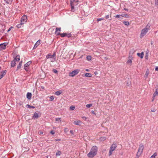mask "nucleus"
<instances>
[{"instance_id":"obj_1","label":"nucleus","mask_w":158,"mask_h":158,"mask_svg":"<svg viewBox=\"0 0 158 158\" xmlns=\"http://www.w3.org/2000/svg\"><path fill=\"white\" fill-rule=\"evenodd\" d=\"M97 147L96 146H94L91 148L90 152L87 154V156L89 158H92L97 155Z\"/></svg>"},{"instance_id":"obj_2","label":"nucleus","mask_w":158,"mask_h":158,"mask_svg":"<svg viewBox=\"0 0 158 158\" xmlns=\"http://www.w3.org/2000/svg\"><path fill=\"white\" fill-rule=\"evenodd\" d=\"M150 27V25L148 24L145 28L142 30L141 33L140 35V38H142L146 34L149 30Z\"/></svg>"},{"instance_id":"obj_3","label":"nucleus","mask_w":158,"mask_h":158,"mask_svg":"<svg viewBox=\"0 0 158 158\" xmlns=\"http://www.w3.org/2000/svg\"><path fill=\"white\" fill-rule=\"evenodd\" d=\"M144 148V146L142 144L139 145L138 150L137 153L136 158H138L142 154Z\"/></svg>"},{"instance_id":"obj_4","label":"nucleus","mask_w":158,"mask_h":158,"mask_svg":"<svg viewBox=\"0 0 158 158\" xmlns=\"http://www.w3.org/2000/svg\"><path fill=\"white\" fill-rule=\"evenodd\" d=\"M56 55L54 53L53 55H51L50 53L48 54L46 56V59H49L50 61L51 62H54L56 60Z\"/></svg>"},{"instance_id":"obj_5","label":"nucleus","mask_w":158,"mask_h":158,"mask_svg":"<svg viewBox=\"0 0 158 158\" xmlns=\"http://www.w3.org/2000/svg\"><path fill=\"white\" fill-rule=\"evenodd\" d=\"M70 1L71 6V10L72 11H74V7L78 4V0H70Z\"/></svg>"},{"instance_id":"obj_6","label":"nucleus","mask_w":158,"mask_h":158,"mask_svg":"<svg viewBox=\"0 0 158 158\" xmlns=\"http://www.w3.org/2000/svg\"><path fill=\"white\" fill-rule=\"evenodd\" d=\"M117 146L115 144H113L111 145L109 152V156H110L112 155V152L115 150Z\"/></svg>"},{"instance_id":"obj_7","label":"nucleus","mask_w":158,"mask_h":158,"mask_svg":"<svg viewBox=\"0 0 158 158\" xmlns=\"http://www.w3.org/2000/svg\"><path fill=\"white\" fill-rule=\"evenodd\" d=\"M80 72V70L78 69H75L71 72H70L69 74V76L71 77H73L77 75Z\"/></svg>"},{"instance_id":"obj_8","label":"nucleus","mask_w":158,"mask_h":158,"mask_svg":"<svg viewBox=\"0 0 158 158\" xmlns=\"http://www.w3.org/2000/svg\"><path fill=\"white\" fill-rule=\"evenodd\" d=\"M57 35H60L61 37H64L65 36L68 37V38H69L71 36V34L70 33H61L60 32H58Z\"/></svg>"},{"instance_id":"obj_9","label":"nucleus","mask_w":158,"mask_h":158,"mask_svg":"<svg viewBox=\"0 0 158 158\" xmlns=\"http://www.w3.org/2000/svg\"><path fill=\"white\" fill-rule=\"evenodd\" d=\"M27 17L25 15L23 16L21 18V24H24L27 21Z\"/></svg>"},{"instance_id":"obj_10","label":"nucleus","mask_w":158,"mask_h":158,"mask_svg":"<svg viewBox=\"0 0 158 158\" xmlns=\"http://www.w3.org/2000/svg\"><path fill=\"white\" fill-rule=\"evenodd\" d=\"M7 44V43H4L0 44V50L5 49L6 48V46Z\"/></svg>"},{"instance_id":"obj_11","label":"nucleus","mask_w":158,"mask_h":158,"mask_svg":"<svg viewBox=\"0 0 158 158\" xmlns=\"http://www.w3.org/2000/svg\"><path fill=\"white\" fill-rule=\"evenodd\" d=\"M6 72V70H4L1 72L0 74V79H1L5 75Z\"/></svg>"},{"instance_id":"obj_12","label":"nucleus","mask_w":158,"mask_h":158,"mask_svg":"<svg viewBox=\"0 0 158 158\" xmlns=\"http://www.w3.org/2000/svg\"><path fill=\"white\" fill-rule=\"evenodd\" d=\"M39 117V113L36 112H35L34 113V115L32 117L33 119H35L36 118H38Z\"/></svg>"},{"instance_id":"obj_13","label":"nucleus","mask_w":158,"mask_h":158,"mask_svg":"<svg viewBox=\"0 0 158 158\" xmlns=\"http://www.w3.org/2000/svg\"><path fill=\"white\" fill-rule=\"evenodd\" d=\"M31 93L28 92L27 93V98L29 100H30L31 98Z\"/></svg>"},{"instance_id":"obj_14","label":"nucleus","mask_w":158,"mask_h":158,"mask_svg":"<svg viewBox=\"0 0 158 158\" xmlns=\"http://www.w3.org/2000/svg\"><path fill=\"white\" fill-rule=\"evenodd\" d=\"M137 56L140 57L141 58H143L144 55L143 52H142L141 53H137Z\"/></svg>"},{"instance_id":"obj_15","label":"nucleus","mask_w":158,"mask_h":158,"mask_svg":"<svg viewBox=\"0 0 158 158\" xmlns=\"http://www.w3.org/2000/svg\"><path fill=\"white\" fill-rule=\"evenodd\" d=\"M40 44V40H38L35 44L34 48H36Z\"/></svg>"},{"instance_id":"obj_16","label":"nucleus","mask_w":158,"mask_h":158,"mask_svg":"<svg viewBox=\"0 0 158 158\" xmlns=\"http://www.w3.org/2000/svg\"><path fill=\"white\" fill-rule=\"evenodd\" d=\"M16 64V61L15 60H13L11 62V64L12 67H14Z\"/></svg>"},{"instance_id":"obj_17","label":"nucleus","mask_w":158,"mask_h":158,"mask_svg":"<svg viewBox=\"0 0 158 158\" xmlns=\"http://www.w3.org/2000/svg\"><path fill=\"white\" fill-rule=\"evenodd\" d=\"M14 60H15V61H19L20 60V56L19 55L17 56L14 58Z\"/></svg>"},{"instance_id":"obj_18","label":"nucleus","mask_w":158,"mask_h":158,"mask_svg":"<svg viewBox=\"0 0 158 158\" xmlns=\"http://www.w3.org/2000/svg\"><path fill=\"white\" fill-rule=\"evenodd\" d=\"M62 93V92L61 90H59L58 91H57L55 93V94L56 95H59L60 94H61Z\"/></svg>"},{"instance_id":"obj_19","label":"nucleus","mask_w":158,"mask_h":158,"mask_svg":"<svg viewBox=\"0 0 158 158\" xmlns=\"http://www.w3.org/2000/svg\"><path fill=\"white\" fill-rule=\"evenodd\" d=\"M156 95H158V89H156V91L153 95V97H155Z\"/></svg>"},{"instance_id":"obj_20","label":"nucleus","mask_w":158,"mask_h":158,"mask_svg":"<svg viewBox=\"0 0 158 158\" xmlns=\"http://www.w3.org/2000/svg\"><path fill=\"white\" fill-rule=\"evenodd\" d=\"M115 17L117 19H119L120 20L122 19L123 18L121 17V15H117L115 16Z\"/></svg>"},{"instance_id":"obj_21","label":"nucleus","mask_w":158,"mask_h":158,"mask_svg":"<svg viewBox=\"0 0 158 158\" xmlns=\"http://www.w3.org/2000/svg\"><path fill=\"white\" fill-rule=\"evenodd\" d=\"M81 123V122L80 120L78 121H75L74 122V123L76 125H79L80 123Z\"/></svg>"},{"instance_id":"obj_22","label":"nucleus","mask_w":158,"mask_h":158,"mask_svg":"<svg viewBox=\"0 0 158 158\" xmlns=\"http://www.w3.org/2000/svg\"><path fill=\"white\" fill-rule=\"evenodd\" d=\"M22 61L21 60L19 63V65H18V66H17V69H20L21 67V66L22 65Z\"/></svg>"},{"instance_id":"obj_23","label":"nucleus","mask_w":158,"mask_h":158,"mask_svg":"<svg viewBox=\"0 0 158 158\" xmlns=\"http://www.w3.org/2000/svg\"><path fill=\"white\" fill-rule=\"evenodd\" d=\"M31 61H28L25 64L24 66H25V67H28L31 64Z\"/></svg>"},{"instance_id":"obj_24","label":"nucleus","mask_w":158,"mask_h":158,"mask_svg":"<svg viewBox=\"0 0 158 158\" xmlns=\"http://www.w3.org/2000/svg\"><path fill=\"white\" fill-rule=\"evenodd\" d=\"M85 76L86 77H91L92 76V75L90 73H86L85 74Z\"/></svg>"},{"instance_id":"obj_25","label":"nucleus","mask_w":158,"mask_h":158,"mask_svg":"<svg viewBox=\"0 0 158 158\" xmlns=\"http://www.w3.org/2000/svg\"><path fill=\"white\" fill-rule=\"evenodd\" d=\"M61 31V28H56V30L55 31V34L57 35V33H58L57 32L58 31H59V32H60Z\"/></svg>"},{"instance_id":"obj_26","label":"nucleus","mask_w":158,"mask_h":158,"mask_svg":"<svg viewBox=\"0 0 158 158\" xmlns=\"http://www.w3.org/2000/svg\"><path fill=\"white\" fill-rule=\"evenodd\" d=\"M135 51V50L133 48L131 49L130 51V54H133L134 53Z\"/></svg>"},{"instance_id":"obj_27","label":"nucleus","mask_w":158,"mask_h":158,"mask_svg":"<svg viewBox=\"0 0 158 158\" xmlns=\"http://www.w3.org/2000/svg\"><path fill=\"white\" fill-rule=\"evenodd\" d=\"M157 155V153L156 152H155L153 155L151 156L150 158H155V156H156Z\"/></svg>"},{"instance_id":"obj_28","label":"nucleus","mask_w":158,"mask_h":158,"mask_svg":"<svg viewBox=\"0 0 158 158\" xmlns=\"http://www.w3.org/2000/svg\"><path fill=\"white\" fill-rule=\"evenodd\" d=\"M149 73V71L148 70H147L145 73V77L146 78H147L148 77V75Z\"/></svg>"},{"instance_id":"obj_29","label":"nucleus","mask_w":158,"mask_h":158,"mask_svg":"<svg viewBox=\"0 0 158 158\" xmlns=\"http://www.w3.org/2000/svg\"><path fill=\"white\" fill-rule=\"evenodd\" d=\"M132 63V60L131 59H129L128 60V61L127 62V63L129 64L130 65H131Z\"/></svg>"},{"instance_id":"obj_30","label":"nucleus","mask_w":158,"mask_h":158,"mask_svg":"<svg viewBox=\"0 0 158 158\" xmlns=\"http://www.w3.org/2000/svg\"><path fill=\"white\" fill-rule=\"evenodd\" d=\"M123 23L126 25L128 26L129 25V23L128 21H124Z\"/></svg>"},{"instance_id":"obj_31","label":"nucleus","mask_w":158,"mask_h":158,"mask_svg":"<svg viewBox=\"0 0 158 158\" xmlns=\"http://www.w3.org/2000/svg\"><path fill=\"white\" fill-rule=\"evenodd\" d=\"M60 151H58L56 153V156H59L60 155Z\"/></svg>"},{"instance_id":"obj_32","label":"nucleus","mask_w":158,"mask_h":158,"mask_svg":"<svg viewBox=\"0 0 158 158\" xmlns=\"http://www.w3.org/2000/svg\"><path fill=\"white\" fill-rule=\"evenodd\" d=\"M26 106H27V107L29 108H34L35 107L33 106H30L29 105L27 104L26 105Z\"/></svg>"},{"instance_id":"obj_33","label":"nucleus","mask_w":158,"mask_h":158,"mask_svg":"<svg viewBox=\"0 0 158 158\" xmlns=\"http://www.w3.org/2000/svg\"><path fill=\"white\" fill-rule=\"evenodd\" d=\"M106 139V138L105 137H102L100 138V140L101 141H104Z\"/></svg>"},{"instance_id":"obj_34","label":"nucleus","mask_w":158,"mask_h":158,"mask_svg":"<svg viewBox=\"0 0 158 158\" xmlns=\"http://www.w3.org/2000/svg\"><path fill=\"white\" fill-rule=\"evenodd\" d=\"M13 0H4V1L7 3H9L11 2Z\"/></svg>"},{"instance_id":"obj_35","label":"nucleus","mask_w":158,"mask_h":158,"mask_svg":"<svg viewBox=\"0 0 158 158\" xmlns=\"http://www.w3.org/2000/svg\"><path fill=\"white\" fill-rule=\"evenodd\" d=\"M75 108V107L73 106H70V109L72 110H74Z\"/></svg>"},{"instance_id":"obj_36","label":"nucleus","mask_w":158,"mask_h":158,"mask_svg":"<svg viewBox=\"0 0 158 158\" xmlns=\"http://www.w3.org/2000/svg\"><path fill=\"white\" fill-rule=\"evenodd\" d=\"M92 104H88L86 105V106L87 108H89L92 106Z\"/></svg>"},{"instance_id":"obj_37","label":"nucleus","mask_w":158,"mask_h":158,"mask_svg":"<svg viewBox=\"0 0 158 158\" xmlns=\"http://www.w3.org/2000/svg\"><path fill=\"white\" fill-rule=\"evenodd\" d=\"M121 15V17H127V15H126V14H122Z\"/></svg>"},{"instance_id":"obj_38","label":"nucleus","mask_w":158,"mask_h":158,"mask_svg":"<svg viewBox=\"0 0 158 158\" xmlns=\"http://www.w3.org/2000/svg\"><path fill=\"white\" fill-rule=\"evenodd\" d=\"M50 101H53L54 99V96H51L50 97Z\"/></svg>"},{"instance_id":"obj_39","label":"nucleus","mask_w":158,"mask_h":158,"mask_svg":"<svg viewBox=\"0 0 158 158\" xmlns=\"http://www.w3.org/2000/svg\"><path fill=\"white\" fill-rule=\"evenodd\" d=\"M87 59L88 60H90L91 59V57L90 56H87Z\"/></svg>"},{"instance_id":"obj_40","label":"nucleus","mask_w":158,"mask_h":158,"mask_svg":"<svg viewBox=\"0 0 158 158\" xmlns=\"http://www.w3.org/2000/svg\"><path fill=\"white\" fill-rule=\"evenodd\" d=\"M52 71L53 73H58V71L55 69H53Z\"/></svg>"},{"instance_id":"obj_41","label":"nucleus","mask_w":158,"mask_h":158,"mask_svg":"<svg viewBox=\"0 0 158 158\" xmlns=\"http://www.w3.org/2000/svg\"><path fill=\"white\" fill-rule=\"evenodd\" d=\"M24 69L26 71H28V67H25V66H24Z\"/></svg>"},{"instance_id":"obj_42","label":"nucleus","mask_w":158,"mask_h":158,"mask_svg":"<svg viewBox=\"0 0 158 158\" xmlns=\"http://www.w3.org/2000/svg\"><path fill=\"white\" fill-rule=\"evenodd\" d=\"M145 58L146 59L148 60V53H146L145 56Z\"/></svg>"},{"instance_id":"obj_43","label":"nucleus","mask_w":158,"mask_h":158,"mask_svg":"<svg viewBox=\"0 0 158 158\" xmlns=\"http://www.w3.org/2000/svg\"><path fill=\"white\" fill-rule=\"evenodd\" d=\"M103 20V18L98 19H97V21L98 22Z\"/></svg>"},{"instance_id":"obj_44","label":"nucleus","mask_w":158,"mask_h":158,"mask_svg":"<svg viewBox=\"0 0 158 158\" xmlns=\"http://www.w3.org/2000/svg\"><path fill=\"white\" fill-rule=\"evenodd\" d=\"M155 4L156 5H158V0H155Z\"/></svg>"},{"instance_id":"obj_45","label":"nucleus","mask_w":158,"mask_h":158,"mask_svg":"<svg viewBox=\"0 0 158 158\" xmlns=\"http://www.w3.org/2000/svg\"><path fill=\"white\" fill-rule=\"evenodd\" d=\"M50 133L52 134V135H54L55 134V132L54 131H51L50 132Z\"/></svg>"},{"instance_id":"obj_46","label":"nucleus","mask_w":158,"mask_h":158,"mask_svg":"<svg viewBox=\"0 0 158 158\" xmlns=\"http://www.w3.org/2000/svg\"><path fill=\"white\" fill-rule=\"evenodd\" d=\"M13 28V27H11L10 28H9V29L8 30H7V32H9V31H10L11 30V29L12 28Z\"/></svg>"},{"instance_id":"obj_47","label":"nucleus","mask_w":158,"mask_h":158,"mask_svg":"<svg viewBox=\"0 0 158 158\" xmlns=\"http://www.w3.org/2000/svg\"><path fill=\"white\" fill-rule=\"evenodd\" d=\"M22 25L21 23H20V24H18V25H17V27L18 28H20V27H20V25Z\"/></svg>"},{"instance_id":"obj_48","label":"nucleus","mask_w":158,"mask_h":158,"mask_svg":"<svg viewBox=\"0 0 158 158\" xmlns=\"http://www.w3.org/2000/svg\"><path fill=\"white\" fill-rule=\"evenodd\" d=\"M43 132H42V131H40L39 132V134H40V135H42V134H43Z\"/></svg>"},{"instance_id":"obj_49","label":"nucleus","mask_w":158,"mask_h":158,"mask_svg":"<svg viewBox=\"0 0 158 158\" xmlns=\"http://www.w3.org/2000/svg\"><path fill=\"white\" fill-rule=\"evenodd\" d=\"M82 118L83 119H84L85 120H86L87 119V118L86 117H85V116H83Z\"/></svg>"},{"instance_id":"obj_50","label":"nucleus","mask_w":158,"mask_h":158,"mask_svg":"<svg viewBox=\"0 0 158 158\" xmlns=\"http://www.w3.org/2000/svg\"><path fill=\"white\" fill-rule=\"evenodd\" d=\"M60 118H56V121H58L59 120H60Z\"/></svg>"},{"instance_id":"obj_51","label":"nucleus","mask_w":158,"mask_h":158,"mask_svg":"<svg viewBox=\"0 0 158 158\" xmlns=\"http://www.w3.org/2000/svg\"><path fill=\"white\" fill-rule=\"evenodd\" d=\"M91 112H92V113L93 114H94V115H96V114L94 112V111H93V110H92V111H91Z\"/></svg>"},{"instance_id":"obj_52","label":"nucleus","mask_w":158,"mask_h":158,"mask_svg":"<svg viewBox=\"0 0 158 158\" xmlns=\"http://www.w3.org/2000/svg\"><path fill=\"white\" fill-rule=\"evenodd\" d=\"M55 140L56 141H60L61 140V139H55Z\"/></svg>"},{"instance_id":"obj_53","label":"nucleus","mask_w":158,"mask_h":158,"mask_svg":"<svg viewBox=\"0 0 158 158\" xmlns=\"http://www.w3.org/2000/svg\"><path fill=\"white\" fill-rule=\"evenodd\" d=\"M109 15H106V19H108L109 18Z\"/></svg>"},{"instance_id":"obj_54","label":"nucleus","mask_w":158,"mask_h":158,"mask_svg":"<svg viewBox=\"0 0 158 158\" xmlns=\"http://www.w3.org/2000/svg\"><path fill=\"white\" fill-rule=\"evenodd\" d=\"M155 70L158 71V67H156L155 68Z\"/></svg>"},{"instance_id":"obj_55","label":"nucleus","mask_w":158,"mask_h":158,"mask_svg":"<svg viewBox=\"0 0 158 158\" xmlns=\"http://www.w3.org/2000/svg\"><path fill=\"white\" fill-rule=\"evenodd\" d=\"M153 43H154L153 41H151V45H152L153 44Z\"/></svg>"},{"instance_id":"obj_56","label":"nucleus","mask_w":158,"mask_h":158,"mask_svg":"<svg viewBox=\"0 0 158 158\" xmlns=\"http://www.w3.org/2000/svg\"><path fill=\"white\" fill-rule=\"evenodd\" d=\"M156 111V110L154 109L153 110H151V111L152 112H155Z\"/></svg>"},{"instance_id":"obj_57","label":"nucleus","mask_w":158,"mask_h":158,"mask_svg":"<svg viewBox=\"0 0 158 158\" xmlns=\"http://www.w3.org/2000/svg\"><path fill=\"white\" fill-rule=\"evenodd\" d=\"M125 10L128 11V10L126 8H124V9Z\"/></svg>"},{"instance_id":"obj_58","label":"nucleus","mask_w":158,"mask_h":158,"mask_svg":"<svg viewBox=\"0 0 158 158\" xmlns=\"http://www.w3.org/2000/svg\"><path fill=\"white\" fill-rule=\"evenodd\" d=\"M154 98H155V97H153V99L152 100V101H153V100H154Z\"/></svg>"},{"instance_id":"obj_59","label":"nucleus","mask_w":158,"mask_h":158,"mask_svg":"<svg viewBox=\"0 0 158 158\" xmlns=\"http://www.w3.org/2000/svg\"><path fill=\"white\" fill-rule=\"evenodd\" d=\"M85 71H89V69H86V70H85Z\"/></svg>"},{"instance_id":"obj_60","label":"nucleus","mask_w":158,"mask_h":158,"mask_svg":"<svg viewBox=\"0 0 158 158\" xmlns=\"http://www.w3.org/2000/svg\"><path fill=\"white\" fill-rule=\"evenodd\" d=\"M72 131H70V132H71V133H72Z\"/></svg>"},{"instance_id":"obj_61","label":"nucleus","mask_w":158,"mask_h":158,"mask_svg":"<svg viewBox=\"0 0 158 158\" xmlns=\"http://www.w3.org/2000/svg\"><path fill=\"white\" fill-rule=\"evenodd\" d=\"M127 85H128L129 84V83H127Z\"/></svg>"}]
</instances>
